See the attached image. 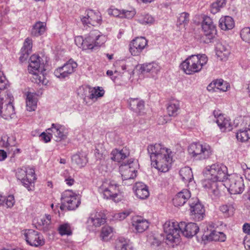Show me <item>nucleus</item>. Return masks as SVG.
I'll list each match as a JSON object with an SVG mask.
<instances>
[{
  "instance_id": "50",
  "label": "nucleus",
  "mask_w": 250,
  "mask_h": 250,
  "mask_svg": "<svg viewBox=\"0 0 250 250\" xmlns=\"http://www.w3.org/2000/svg\"><path fill=\"white\" fill-rule=\"evenodd\" d=\"M240 36L243 41L250 43V27L243 28L240 31Z\"/></svg>"
},
{
  "instance_id": "47",
  "label": "nucleus",
  "mask_w": 250,
  "mask_h": 250,
  "mask_svg": "<svg viewBox=\"0 0 250 250\" xmlns=\"http://www.w3.org/2000/svg\"><path fill=\"white\" fill-rule=\"evenodd\" d=\"M138 21L143 24H149L153 23L154 20L150 15L145 14L140 15L138 18Z\"/></svg>"
},
{
  "instance_id": "61",
  "label": "nucleus",
  "mask_w": 250,
  "mask_h": 250,
  "mask_svg": "<svg viewBox=\"0 0 250 250\" xmlns=\"http://www.w3.org/2000/svg\"><path fill=\"white\" fill-rule=\"evenodd\" d=\"M6 157V152L3 150L0 149V161L4 160Z\"/></svg>"
},
{
  "instance_id": "4",
  "label": "nucleus",
  "mask_w": 250,
  "mask_h": 250,
  "mask_svg": "<svg viewBox=\"0 0 250 250\" xmlns=\"http://www.w3.org/2000/svg\"><path fill=\"white\" fill-rule=\"evenodd\" d=\"M41 58L39 55L35 54L32 55L29 60L28 70L30 73L33 74V78L36 83L45 85L47 84L48 81L42 73L39 74L40 69L43 65V63H41Z\"/></svg>"
},
{
  "instance_id": "45",
  "label": "nucleus",
  "mask_w": 250,
  "mask_h": 250,
  "mask_svg": "<svg viewBox=\"0 0 250 250\" xmlns=\"http://www.w3.org/2000/svg\"><path fill=\"white\" fill-rule=\"evenodd\" d=\"M89 98L91 100L94 99H98V98L102 97L104 94V89L101 87H94L90 90Z\"/></svg>"
},
{
  "instance_id": "13",
  "label": "nucleus",
  "mask_w": 250,
  "mask_h": 250,
  "mask_svg": "<svg viewBox=\"0 0 250 250\" xmlns=\"http://www.w3.org/2000/svg\"><path fill=\"white\" fill-rule=\"evenodd\" d=\"M77 66V62L70 59L62 66L57 68L54 71V74L59 78L64 79L74 73Z\"/></svg>"
},
{
  "instance_id": "2",
  "label": "nucleus",
  "mask_w": 250,
  "mask_h": 250,
  "mask_svg": "<svg viewBox=\"0 0 250 250\" xmlns=\"http://www.w3.org/2000/svg\"><path fill=\"white\" fill-rule=\"evenodd\" d=\"M208 60L205 54L191 55L181 63L180 67L186 74L191 75L200 72Z\"/></svg>"
},
{
  "instance_id": "15",
  "label": "nucleus",
  "mask_w": 250,
  "mask_h": 250,
  "mask_svg": "<svg viewBox=\"0 0 250 250\" xmlns=\"http://www.w3.org/2000/svg\"><path fill=\"white\" fill-rule=\"evenodd\" d=\"M81 21L83 25L88 26L99 25L102 22L101 14L99 11L91 9L87 10L84 16L81 18Z\"/></svg>"
},
{
  "instance_id": "51",
  "label": "nucleus",
  "mask_w": 250,
  "mask_h": 250,
  "mask_svg": "<svg viewBox=\"0 0 250 250\" xmlns=\"http://www.w3.org/2000/svg\"><path fill=\"white\" fill-rule=\"evenodd\" d=\"M189 21V14L187 12H183L180 14L178 18L177 23L179 25H187Z\"/></svg>"
},
{
  "instance_id": "64",
  "label": "nucleus",
  "mask_w": 250,
  "mask_h": 250,
  "mask_svg": "<svg viewBox=\"0 0 250 250\" xmlns=\"http://www.w3.org/2000/svg\"><path fill=\"white\" fill-rule=\"evenodd\" d=\"M123 183L125 185L129 186L131 185L133 182V180L132 181H129V180H123Z\"/></svg>"
},
{
  "instance_id": "46",
  "label": "nucleus",
  "mask_w": 250,
  "mask_h": 250,
  "mask_svg": "<svg viewBox=\"0 0 250 250\" xmlns=\"http://www.w3.org/2000/svg\"><path fill=\"white\" fill-rule=\"evenodd\" d=\"M226 3V0H217L213 3L210 7V12L215 14L218 12L220 9L223 7Z\"/></svg>"
},
{
  "instance_id": "24",
  "label": "nucleus",
  "mask_w": 250,
  "mask_h": 250,
  "mask_svg": "<svg viewBox=\"0 0 250 250\" xmlns=\"http://www.w3.org/2000/svg\"><path fill=\"white\" fill-rule=\"evenodd\" d=\"M133 190L136 196L142 200L147 198L149 195L148 187L142 182L136 183L133 186Z\"/></svg>"
},
{
  "instance_id": "59",
  "label": "nucleus",
  "mask_w": 250,
  "mask_h": 250,
  "mask_svg": "<svg viewBox=\"0 0 250 250\" xmlns=\"http://www.w3.org/2000/svg\"><path fill=\"white\" fill-rule=\"evenodd\" d=\"M123 14L124 15L125 17L126 18H132L134 15L135 12L134 11H123Z\"/></svg>"
},
{
  "instance_id": "33",
  "label": "nucleus",
  "mask_w": 250,
  "mask_h": 250,
  "mask_svg": "<svg viewBox=\"0 0 250 250\" xmlns=\"http://www.w3.org/2000/svg\"><path fill=\"white\" fill-rule=\"evenodd\" d=\"M128 103L130 108L136 113H141L144 109V102L138 98H130Z\"/></svg>"
},
{
  "instance_id": "20",
  "label": "nucleus",
  "mask_w": 250,
  "mask_h": 250,
  "mask_svg": "<svg viewBox=\"0 0 250 250\" xmlns=\"http://www.w3.org/2000/svg\"><path fill=\"white\" fill-rule=\"evenodd\" d=\"M134 164L132 161L127 164H122L120 167V171L122 180L132 181L136 176V170L134 167Z\"/></svg>"
},
{
  "instance_id": "9",
  "label": "nucleus",
  "mask_w": 250,
  "mask_h": 250,
  "mask_svg": "<svg viewBox=\"0 0 250 250\" xmlns=\"http://www.w3.org/2000/svg\"><path fill=\"white\" fill-rule=\"evenodd\" d=\"M231 194H241L244 190V181L240 175L234 174L229 176L224 184Z\"/></svg>"
},
{
  "instance_id": "26",
  "label": "nucleus",
  "mask_w": 250,
  "mask_h": 250,
  "mask_svg": "<svg viewBox=\"0 0 250 250\" xmlns=\"http://www.w3.org/2000/svg\"><path fill=\"white\" fill-rule=\"evenodd\" d=\"M191 197V193L189 190L187 189H184L179 192L173 199V203L175 207L182 206L184 205Z\"/></svg>"
},
{
  "instance_id": "52",
  "label": "nucleus",
  "mask_w": 250,
  "mask_h": 250,
  "mask_svg": "<svg viewBox=\"0 0 250 250\" xmlns=\"http://www.w3.org/2000/svg\"><path fill=\"white\" fill-rule=\"evenodd\" d=\"M59 232L62 235H70L71 231L70 229V226L68 223H65L61 225L59 229Z\"/></svg>"
},
{
  "instance_id": "31",
  "label": "nucleus",
  "mask_w": 250,
  "mask_h": 250,
  "mask_svg": "<svg viewBox=\"0 0 250 250\" xmlns=\"http://www.w3.org/2000/svg\"><path fill=\"white\" fill-rule=\"evenodd\" d=\"M216 55L221 60H226L230 54V50L228 45L218 43L216 47Z\"/></svg>"
},
{
  "instance_id": "53",
  "label": "nucleus",
  "mask_w": 250,
  "mask_h": 250,
  "mask_svg": "<svg viewBox=\"0 0 250 250\" xmlns=\"http://www.w3.org/2000/svg\"><path fill=\"white\" fill-rule=\"evenodd\" d=\"M105 151L103 145L102 144H98L96 146L95 150V155L97 159H101L103 158L104 153Z\"/></svg>"
},
{
  "instance_id": "55",
  "label": "nucleus",
  "mask_w": 250,
  "mask_h": 250,
  "mask_svg": "<svg viewBox=\"0 0 250 250\" xmlns=\"http://www.w3.org/2000/svg\"><path fill=\"white\" fill-rule=\"evenodd\" d=\"M4 201L7 208L13 207L15 204V199L13 195H9L6 198H4Z\"/></svg>"
},
{
  "instance_id": "22",
  "label": "nucleus",
  "mask_w": 250,
  "mask_h": 250,
  "mask_svg": "<svg viewBox=\"0 0 250 250\" xmlns=\"http://www.w3.org/2000/svg\"><path fill=\"white\" fill-rule=\"evenodd\" d=\"M202 29L205 35L209 41L214 38L216 34V27L209 17H207L204 18L202 23Z\"/></svg>"
},
{
  "instance_id": "29",
  "label": "nucleus",
  "mask_w": 250,
  "mask_h": 250,
  "mask_svg": "<svg viewBox=\"0 0 250 250\" xmlns=\"http://www.w3.org/2000/svg\"><path fill=\"white\" fill-rule=\"evenodd\" d=\"M32 48V41L29 38L25 39L23 46L21 49L20 60L21 62L25 61L30 53Z\"/></svg>"
},
{
  "instance_id": "63",
  "label": "nucleus",
  "mask_w": 250,
  "mask_h": 250,
  "mask_svg": "<svg viewBox=\"0 0 250 250\" xmlns=\"http://www.w3.org/2000/svg\"><path fill=\"white\" fill-rule=\"evenodd\" d=\"M245 176L248 180L250 181V168H247L245 171Z\"/></svg>"
},
{
  "instance_id": "32",
  "label": "nucleus",
  "mask_w": 250,
  "mask_h": 250,
  "mask_svg": "<svg viewBox=\"0 0 250 250\" xmlns=\"http://www.w3.org/2000/svg\"><path fill=\"white\" fill-rule=\"evenodd\" d=\"M204 187L208 188V192L212 196V198H216L220 195V190L219 188V185L217 182H208V183L204 185Z\"/></svg>"
},
{
  "instance_id": "40",
  "label": "nucleus",
  "mask_w": 250,
  "mask_h": 250,
  "mask_svg": "<svg viewBox=\"0 0 250 250\" xmlns=\"http://www.w3.org/2000/svg\"><path fill=\"white\" fill-rule=\"evenodd\" d=\"M180 109V102L177 100L170 101L167 107V111L169 116H175Z\"/></svg>"
},
{
  "instance_id": "27",
  "label": "nucleus",
  "mask_w": 250,
  "mask_h": 250,
  "mask_svg": "<svg viewBox=\"0 0 250 250\" xmlns=\"http://www.w3.org/2000/svg\"><path fill=\"white\" fill-rule=\"evenodd\" d=\"M202 239L203 241L207 242L212 241L224 242L226 240V236L223 232L210 230L209 232H206L202 235Z\"/></svg>"
},
{
  "instance_id": "3",
  "label": "nucleus",
  "mask_w": 250,
  "mask_h": 250,
  "mask_svg": "<svg viewBox=\"0 0 250 250\" xmlns=\"http://www.w3.org/2000/svg\"><path fill=\"white\" fill-rule=\"evenodd\" d=\"M204 174L208 180L211 182H224L228 177V168L221 163H215L206 167Z\"/></svg>"
},
{
  "instance_id": "57",
  "label": "nucleus",
  "mask_w": 250,
  "mask_h": 250,
  "mask_svg": "<svg viewBox=\"0 0 250 250\" xmlns=\"http://www.w3.org/2000/svg\"><path fill=\"white\" fill-rule=\"evenodd\" d=\"M6 80L2 72L0 71V90L5 89L6 85Z\"/></svg>"
},
{
  "instance_id": "49",
  "label": "nucleus",
  "mask_w": 250,
  "mask_h": 250,
  "mask_svg": "<svg viewBox=\"0 0 250 250\" xmlns=\"http://www.w3.org/2000/svg\"><path fill=\"white\" fill-rule=\"evenodd\" d=\"M220 210L226 217L233 215L234 211V208L231 205H223L220 207Z\"/></svg>"
},
{
  "instance_id": "10",
  "label": "nucleus",
  "mask_w": 250,
  "mask_h": 250,
  "mask_svg": "<svg viewBox=\"0 0 250 250\" xmlns=\"http://www.w3.org/2000/svg\"><path fill=\"white\" fill-rule=\"evenodd\" d=\"M105 37L97 30H92L85 37L86 44L84 47L86 50H95L105 42Z\"/></svg>"
},
{
  "instance_id": "42",
  "label": "nucleus",
  "mask_w": 250,
  "mask_h": 250,
  "mask_svg": "<svg viewBox=\"0 0 250 250\" xmlns=\"http://www.w3.org/2000/svg\"><path fill=\"white\" fill-rule=\"evenodd\" d=\"M117 247L120 250H133L132 243L124 238H119L117 242Z\"/></svg>"
},
{
  "instance_id": "16",
  "label": "nucleus",
  "mask_w": 250,
  "mask_h": 250,
  "mask_svg": "<svg viewBox=\"0 0 250 250\" xmlns=\"http://www.w3.org/2000/svg\"><path fill=\"white\" fill-rule=\"evenodd\" d=\"M24 235L27 243L32 246L37 247L44 244L43 236L37 231L33 229L26 230Z\"/></svg>"
},
{
  "instance_id": "58",
  "label": "nucleus",
  "mask_w": 250,
  "mask_h": 250,
  "mask_svg": "<svg viewBox=\"0 0 250 250\" xmlns=\"http://www.w3.org/2000/svg\"><path fill=\"white\" fill-rule=\"evenodd\" d=\"M41 137L44 141V142L47 143L50 141L51 135L48 134H46L45 132H43L41 134Z\"/></svg>"
},
{
  "instance_id": "54",
  "label": "nucleus",
  "mask_w": 250,
  "mask_h": 250,
  "mask_svg": "<svg viewBox=\"0 0 250 250\" xmlns=\"http://www.w3.org/2000/svg\"><path fill=\"white\" fill-rule=\"evenodd\" d=\"M75 42L76 44L83 50H86V48L84 47V45L86 44L85 38L84 39L82 36H77L75 39Z\"/></svg>"
},
{
  "instance_id": "18",
  "label": "nucleus",
  "mask_w": 250,
  "mask_h": 250,
  "mask_svg": "<svg viewBox=\"0 0 250 250\" xmlns=\"http://www.w3.org/2000/svg\"><path fill=\"white\" fill-rule=\"evenodd\" d=\"M147 45V41L143 37H137L130 43L129 51L133 56H138Z\"/></svg>"
},
{
  "instance_id": "8",
  "label": "nucleus",
  "mask_w": 250,
  "mask_h": 250,
  "mask_svg": "<svg viewBox=\"0 0 250 250\" xmlns=\"http://www.w3.org/2000/svg\"><path fill=\"white\" fill-rule=\"evenodd\" d=\"M13 101V97L11 94H0V116L5 119L11 118L15 113Z\"/></svg>"
},
{
  "instance_id": "35",
  "label": "nucleus",
  "mask_w": 250,
  "mask_h": 250,
  "mask_svg": "<svg viewBox=\"0 0 250 250\" xmlns=\"http://www.w3.org/2000/svg\"><path fill=\"white\" fill-rule=\"evenodd\" d=\"M179 175L182 180L185 183H189L193 179L191 169L188 167H185L181 168Z\"/></svg>"
},
{
  "instance_id": "11",
  "label": "nucleus",
  "mask_w": 250,
  "mask_h": 250,
  "mask_svg": "<svg viewBox=\"0 0 250 250\" xmlns=\"http://www.w3.org/2000/svg\"><path fill=\"white\" fill-rule=\"evenodd\" d=\"M61 201L62 203V205L60 207L61 209L65 207L68 210H73L76 208L80 204L79 196L70 190H66L62 193Z\"/></svg>"
},
{
  "instance_id": "41",
  "label": "nucleus",
  "mask_w": 250,
  "mask_h": 250,
  "mask_svg": "<svg viewBox=\"0 0 250 250\" xmlns=\"http://www.w3.org/2000/svg\"><path fill=\"white\" fill-rule=\"evenodd\" d=\"M46 24L44 22H37L31 30V35L38 37L42 34L45 31Z\"/></svg>"
},
{
  "instance_id": "1",
  "label": "nucleus",
  "mask_w": 250,
  "mask_h": 250,
  "mask_svg": "<svg viewBox=\"0 0 250 250\" xmlns=\"http://www.w3.org/2000/svg\"><path fill=\"white\" fill-rule=\"evenodd\" d=\"M147 149L151 165L159 171H168L172 160L171 151L160 144L150 145Z\"/></svg>"
},
{
  "instance_id": "44",
  "label": "nucleus",
  "mask_w": 250,
  "mask_h": 250,
  "mask_svg": "<svg viewBox=\"0 0 250 250\" xmlns=\"http://www.w3.org/2000/svg\"><path fill=\"white\" fill-rule=\"evenodd\" d=\"M71 160L72 163L76 165L79 167H84L86 163V160L85 156L81 155L79 154L73 155L72 157Z\"/></svg>"
},
{
  "instance_id": "17",
  "label": "nucleus",
  "mask_w": 250,
  "mask_h": 250,
  "mask_svg": "<svg viewBox=\"0 0 250 250\" xmlns=\"http://www.w3.org/2000/svg\"><path fill=\"white\" fill-rule=\"evenodd\" d=\"M105 222L104 215L102 212H94L90 214L86 221V228L89 231H94Z\"/></svg>"
},
{
  "instance_id": "30",
  "label": "nucleus",
  "mask_w": 250,
  "mask_h": 250,
  "mask_svg": "<svg viewBox=\"0 0 250 250\" xmlns=\"http://www.w3.org/2000/svg\"><path fill=\"white\" fill-rule=\"evenodd\" d=\"M16 138L14 135H3L0 141V146L1 147L9 149L10 147L16 146Z\"/></svg>"
},
{
  "instance_id": "60",
  "label": "nucleus",
  "mask_w": 250,
  "mask_h": 250,
  "mask_svg": "<svg viewBox=\"0 0 250 250\" xmlns=\"http://www.w3.org/2000/svg\"><path fill=\"white\" fill-rule=\"evenodd\" d=\"M243 231L248 234H250V224L249 223H245L243 226Z\"/></svg>"
},
{
  "instance_id": "23",
  "label": "nucleus",
  "mask_w": 250,
  "mask_h": 250,
  "mask_svg": "<svg viewBox=\"0 0 250 250\" xmlns=\"http://www.w3.org/2000/svg\"><path fill=\"white\" fill-rule=\"evenodd\" d=\"M180 233L186 237H192L195 235L199 230V227L194 223L186 224L185 222L180 223Z\"/></svg>"
},
{
  "instance_id": "21",
  "label": "nucleus",
  "mask_w": 250,
  "mask_h": 250,
  "mask_svg": "<svg viewBox=\"0 0 250 250\" xmlns=\"http://www.w3.org/2000/svg\"><path fill=\"white\" fill-rule=\"evenodd\" d=\"M213 115L216 119V122L223 132L229 131L232 129V123L229 118L225 117L219 111H214Z\"/></svg>"
},
{
  "instance_id": "37",
  "label": "nucleus",
  "mask_w": 250,
  "mask_h": 250,
  "mask_svg": "<svg viewBox=\"0 0 250 250\" xmlns=\"http://www.w3.org/2000/svg\"><path fill=\"white\" fill-rule=\"evenodd\" d=\"M27 110L31 111H34L37 107V99L35 94L28 92L26 97Z\"/></svg>"
},
{
  "instance_id": "12",
  "label": "nucleus",
  "mask_w": 250,
  "mask_h": 250,
  "mask_svg": "<svg viewBox=\"0 0 250 250\" xmlns=\"http://www.w3.org/2000/svg\"><path fill=\"white\" fill-rule=\"evenodd\" d=\"M180 223L173 221H167L163 226L165 232L167 234V239L175 242L180 233Z\"/></svg>"
},
{
  "instance_id": "6",
  "label": "nucleus",
  "mask_w": 250,
  "mask_h": 250,
  "mask_svg": "<svg viewBox=\"0 0 250 250\" xmlns=\"http://www.w3.org/2000/svg\"><path fill=\"white\" fill-rule=\"evenodd\" d=\"M99 191L104 199L116 201L119 193V185L114 180L105 179L99 187Z\"/></svg>"
},
{
  "instance_id": "7",
  "label": "nucleus",
  "mask_w": 250,
  "mask_h": 250,
  "mask_svg": "<svg viewBox=\"0 0 250 250\" xmlns=\"http://www.w3.org/2000/svg\"><path fill=\"white\" fill-rule=\"evenodd\" d=\"M188 153L197 160L209 158L212 154L211 147L207 144H191L188 148Z\"/></svg>"
},
{
  "instance_id": "5",
  "label": "nucleus",
  "mask_w": 250,
  "mask_h": 250,
  "mask_svg": "<svg viewBox=\"0 0 250 250\" xmlns=\"http://www.w3.org/2000/svg\"><path fill=\"white\" fill-rule=\"evenodd\" d=\"M16 175L17 178L21 182L28 190L33 189L34 182L36 180L34 169L28 167L18 168L16 170Z\"/></svg>"
},
{
  "instance_id": "34",
  "label": "nucleus",
  "mask_w": 250,
  "mask_h": 250,
  "mask_svg": "<svg viewBox=\"0 0 250 250\" xmlns=\"http://www.w3.org/2000/svg\"><path fill=\"white\" fill-rule=\"evenodd\" d=\"M228 84L223 80L220 79L211 82L208 85V89L209 91L212 89L215 90V89L216 88L224 92L228 90Z\"/></svg>"
},
{
  "instance_id": "25",
  "label": "nucleus",
  "mask_w": 250,
  "mask_h": 250,
  "mask_svg": "<svg viewBox=\"0 0 250 250\" xmlns=\"http://www.w3.org/2000/svg\"><path fill=\"white\" fill-rule=\"evenodd\" d=\"M131 223L135 231L138 233L144 232L149 227L148 221L140 216L133 217Z\"/></svg>"
},
{
  "instance_id": "38",
  "label": "nucleus",
  "mask_w": 250,
  "mask_h": 250,
  "mask_svg": "<svg viewBox=\"0 0 250 250\" xmlns=\"http://www.w3.org/2000/svg\"><path fill=\"white\" fill-rule=\"evenodd\" d=\"M51 223V216L50 215H45V216L38 219L37 228L43 231H46Z\"/></svg>"
},
{
  "instance_id": "36",
  "label": "nucleus",
  "mask_w": 250,
  "mask_h": 250,
  "mask_svg": "<svg viewBox=\"0 0 250 250\" xmlns=\"http://www.w3.org/2000/svg\"><path fill=\"white\" fill-rule=\"evenodd\" d=\"M219 26L224 30L231 29L234 26V21L229 16L222 17L219 20Z\"/></svg>"
},
{
  "instance_id": "43",
  "label": "nucleus",
  "mask_w": 250,
  "mask_h": 250,
  "mask_svg": "<svg viewBox=\"0 0 250 250\" xmlns=\"http://www.w3.org/2000/svg\"><path fill=\"white\" fill-rule=\"evenodd\" d=\"M125 150L114 149L111 153V159L114 161L120 162L123 159H125L127 154L125 152Z\"/></svg>"
},
{
  "instance_id": "28",
  "label": "nucleus",
  "mask_w": 250,
  "mask_h": 250,
  "mask_svg": "<svg viewBox=\"0 0 250 250\" xmlns=\"http://www.w3.org/2000/svg\"><path fill=\"white\" fill-rule=\"evenodd\" d=\"M160 66L158 63L152 62L146 63L140 65L139 70L143 73H148L154 77L160 71Z\"/></svg>"
},
{
  "instance_id": "62",
  "label": "nucleus",
  "mask_w": 250,
  "mask_h": 250,
  "mask_svg": "<svg viewBox=\"0 0 250 250\" xmlns=\"http://www.w3.org/2000/svg\"><path fill=\"white\" fill-rule=\"evenodd\" d=\"M65 181L66 182V184L69 186H71L72 185H73L74 183V180L71 177L66 178Z\"/></svg>"
},
{
  "instance_id": "39",
  "label": "nucleus",
  "mask_w": 250,
  "mask_h": 250,
  "mask_svg": "<svg viewBox=\"0 0 250 250\" xmlns=\"http://www.w3.org/2000/svg\"><path fill=\"white\" fill-rule=\"evenodd\" d=\"M236 137L239 142L242 143L249 142L250 140V128H245L239 129L236 133Z\"/></svg>"
},
{
  "instance_id": "19",
  "label": "nucleus",
  "mask_w": 250,
  "mask_h": 250,
  "mask_svg": "<svg viewBox=\"0 0 250 250\" xmlns=\"http://www.w3.org/2000/svg\"><path fill=\"white\" fill-rule=\"evenodd\" d=\"M190 208V215L196 221H200L204 217L205 209L203 206L198 202L197 199L193 201V199L189 200Z\"/></svg>"
},
{
  "instance_id": "56",
  "label": "nucleus",
  "mask_w": 250,
  "mask_h": 250,
  "mask_svg": "<svg viewBox=\"0 0 250 250\" xmlns=\"http://www.w3.org/2000/svg\"><path fill=\"white\" fill-rule=\"evenodd\" d=\"M129 214V212L128 211H124L122 212H119L116 213L114 217L115 219L119 220H122L125 219Z\"/></svg>"
},
{
  "instance_id": "48",
  "label": "nucleus",
  "mask_w": 250,
  "mask_h": 250,
  "mask_svg": "<svg viewBox=\"0 0 250 250\" xmlns=\"http://www.w3.org/2000/svg\"><path fill=\"white\" fill-rule=\"evenodd\" d=\"M113 232L111 227L105 226L103 227L101 233V237L104 241H107L110 237V235Z\"/></svg>"
},
{
  "instance_id": "14",
  "label": "nucleus",
  "mask_w": 250,
  "mask_h": 250,
  "mask_svg": "<svg viewBox=\"0 0 250 250\" xmlns=\"http://www.w3.org/2000/svg\"><path fill=\"white\" fill-rule=\"evenodd\" d=\"M46 131L47 134L51 135L56 142L65 139L67 135L66 128L59 124H52L51 127L47 129Z\"/></svg>"
}]
</instances>
